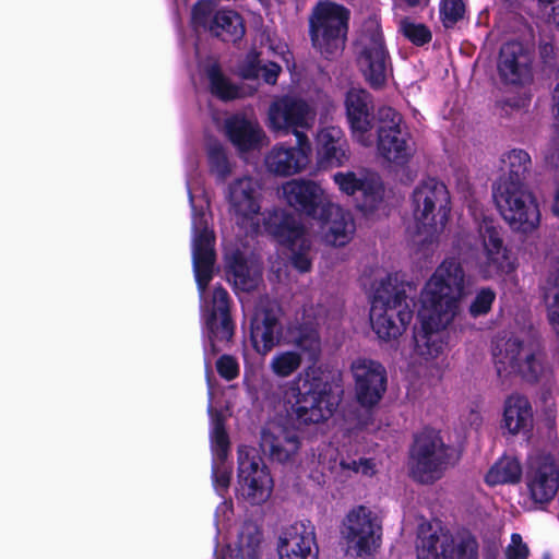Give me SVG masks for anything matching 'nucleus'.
Masks as SVG:
<instances>
[{"mask_svg": "<svg viewBox=\"0 0 559 559\" xmlns=\"http://www.w3.org/2000/svg\"><path fill=\"white\" fill-rule=\"evenodd\" d=\"M345 105L353 139L365 147H371L374 144V135L369 93L361 88H350L347 92Z\"/></svg>", "mask_w": 559, "mask_h": 559, "instance_id": "nucleus-21", "label": "nucleus"}, {"mask_svg": "<svg viewBox=\"0 0 559 559\" xmlns=\"http://www.w3.org/2000/svg\"><path fill=\"white\" fill-rule=\"evenodd\" d=\"M377 152L385 162L405 166L415 154L412 135L402 116L391 107H381L377 115Z\"/></svg>", "mask_w": 559, "mask_h": 559, "instance_id": "nucleus-10", "label": "nucleus"}, {"mask_svg": "<svg viewBox=\"0 0 559 559\" xmlns=\"http://www.w3.org/2000/svg\"><path fill=\"white\" fill-rule=\"evenodd\" d=\"M214 235L205 225L195 229L193 238V266L200 294L203 295L213 274L215 261Z\"/></svg>", "mask_w": 559, "mask_h": 559, "instance_id": "nucleus-28", "label": "nucleus"}, {"mask_svg": "<svg viewBox=\"0 0 559 559\" xmlns=\"http://www.w3.org/2000/svg\"><path fill=\"white\" fill-rule=\"evenodd\" d=\"M290 261L299 272H308L311 267L310 241L299 227L290 230L287 237Z\"/></svg>", "mask_w": 559, "mask_h": 559, "instance_id": "nucleus-35", "label": "nucleus"}, {"mask_svg": "<svg viewBox=\"0 0 559 559\" xmlns=\"http://www.w3.org/2000/svg\"><path fill=\"white\" fill-rule=\"evenodd\" d=\"M355 53L365 80L371 87L381 88L390 74V57L376 16L364 22L355 41Z\"/></svg>", "mask_w": 559, "mask_h": 559, "instance_id": "nucleus-7", "label": "nucleus"}, {"mask_svg": "<svg viewBox=\"0 0 559 559\" xmlns=\"http://www.w3.org/2000/svg\"><path fill=\"white\" fill-rule=\"evenodd\" d=\"M533 53L530 47L520 41L502 45L497 69L500 79L512 85H523L532 79Z\"/></svg>", "mask_w": 559, "mask_h": 559, "instance_id": "nucleus-19", "label": "nucleus"}, {"mask_svg": "<svg viewBox=\"0 0 559 559\" xmlns=\"http://www.w3.org/2000/svg\"><path fill=\"white\" fill-rule=\"evenodd\" d=\"M261 445L270 456L280 462H290L298 454L300 439L294 428L272 425L262 433Z\"/></svg>", "mask_w": 559, "mask_h": 559, "instance_id": "nucleus-27", "label": "nucleus"}, {"mask_svg": "<svg viewBox=\"0 0 559 559\" xmlns=\"http://www.w3.org/2000/svg\"><path fill=\"white\" fill-rule=\"evenodd\" d=\"M359 191L362 193V200L359 204L361 211L371 213L382 203L383 186L379 178L370 177L366 179V182Z\"/></svg>", "mask_w": 559, "mask_h": 559, "instance_id": "nucleus-42", "label": "nucleus"}, {"mask_svg": "<svg viewBox=\"0 0 559 559\" xmlns=\"http://www.w3.org/2000/svg\"><path fill=\"white\" fill-rule=\"evenodd\" d=\"M225 197L235 222L240 226L257 229L261 210L259 183L250 176L236 178L228 185Z\"/></svg>", "mask_w": 559, "mask_h": 559, "instance_id": "nucleus-15", "label": "nucleus"}, {"mask_svg": "<svg viewBox=\"0 0 559 559\" xmlns=\"http://www.w3.org/2000/svg\"><path fill=\"white\" fill-rule=\"evenodd\" d=\"M420 330L415 334V352L426 360L437 358L445 347L444 331L452 322L440 323L436 319L428 321L418 311Z\"/></svg>", "mask_w": 559, "mask_h": 559, "instance_id": "nucleus-30", "label": "nucleus"}, {"mask_svg": "<svg viewBox=\"0 0 559 559\" xmlns=\"http://www.w3.org/2000/svg\"><path fill=\"white\" fill-rule=\"evenodd\" d=\"M209 158L212 168L219 177L225 178L230 174V165L222 146H212L209 151Z\"/></svg>", "mask_w": 559, "mask_h": 559, "instance_id": "nucleus-49", "label": "nucleus"}, {"mask_svg": "<svg viewBox=\"0 0 559 559\" xmlns=\"http://www.w3.org/2000/svg\"><path fill=\"white\" fill-rule=\"evenodd\" d=\"M493 355L500 378L513 374L536 383L551 374L540 344L531 336H511L497 344Z\"/></svg>", "mask_w": 559, "mask_h": 559, "instance_id": "nucleus-4", "label": "nucleus"}, {"mask_svg": "<svg viewBox=\"0 0 559 559\" xmlns=\"http://www.w3.org/2000/svg\"><path fill=\"white\" fill-rule=\"evenodd\" d=\"M262 544L263 536L260 527L253 522H245L236 543L237 557L239 559H260Z\"/></svg>", "mask_w": 559, "mask_h": 559, "instance_id": "nucleus-33", "label": "nucleus"}, {"mask_svg": "<svg viewBox=\"0 0 559 559\" xmlns=\"http://www.w3.org/2000/svg\"><path fill=\"white\" fill-rule=\"evenodd\" d=\"M496 299V294L490 288H481L472 300L468 311L474 318L487 314Z\"/></svg>", "mask_w": 559, "mask_h": 559, "instance_id": "nucleus-46", "label": "nucleus"}, {"mask_svg": "<svg viewBox=\"0 0 559 559\" xmlns=\"http://www.w3.org/2000/svg\"><path fill=\"white\" fill-rule=\"evenodd\" d=\"M502 164L506 175L501 180L523 182L531 167V156L527 152L514 148L502 156Z\"/></svg>", "mask_w": 559, "mask_h": 559, "instance_id": "nucleus-37", "label": "nucleus"}, {"mask_svg": "<svg viewBox=\"0 0 559 559\" xmlns=\"http://www.w3.org/2000/svg\"><path fill=\"white\" fill-rule=\"evenodd\" d=\"M467 278L455 259L443 260L426 282L420 294V309L428 321L453 322L461 301L467 295Z\"/></svg>", "mask_w": 559, "mask_h": 559, "instance_id": "nucleus-1", "label": "nucleus"}, {"mask_svg": "<svg viewBox=\"0 0 559 559\" xmlns=\"http://www.w3.org/2000/svg\"><path fill=\"white\" fill-rule=\"evenodd\" d=\"M296 146L283 143L274 145L264 157V165L271 174L288 177L307 168L312 146L307 135L296 139Z\"/></svg>", "mask_w": 559, "mask_h": 559, "instance_id": "nucleus-18", "label": "nucleus"}, {"mask_svg": "<svg viewBox=\"0 0 559 559\" xmlns=\"http://www.w3.org/2000/svg\"><path fill=\"white\" fill-rule=\"evenodd\" d=\"M322 240L334 247H343L352 239L356 230L353 215L340 205L328 202L319 213Z\"/></svg>", "mask_w": 559, "mask_h": 559, "instance_id": "nucleus-22", "label": "nucleus"}, {"mask_svg": "<svg viewBox=\"0 0 559 559\" xmlns=\"http://www.w3.org/2000/svg\"><path fill=\"white\" fill-rule=\"evenodd\" d=\"M350 12L331 1L317 4L309 19L312 46L325 58L340 53L345 45Z\"/></svg>", "mask_w": 559, "mask_h": 559, "instance_id": "nucleus-6", "label": "nucleus"}, {"mask_svg": "<svg viewBox=\"0 0 559 559\" xmlns=\"http://www.w3.org/2000/svg\"><path fill=\"white\" fill-rule=\"evenodd\" d=\"M493 199L503 219L512 229L528 233L538 226V205L523 182L500 180L493 191Z\"/></svg>", "mask_w": 559, "mask_h": 559, "instance_id": "nucleus-8", "label": "nucleus"}, {"mask_svg": "<svg viewBox=\"0 0 559 559\" xmlns=\"http://www.w3.org/2000/svg\"><path fill=\"white\" fill-rule=\"evenodd\" d=\"M465 3L463 0H441L440 16L445 27H452L464 17Z\"/></svg>", "mask_w": 559, "mask_h": 559, "instance_id": "nucleus-43", "label": "nucleus"}, {"mask_svg": "<svg viewBox=\"0 0 559 559\" xmlns=\"http://www.w3.org/2000/svg\"><path fill=\"white\" fill-rule=\"evenodd\" d=\"M350 370L359 404L365 407L378 404L386 390L385 368L376 360L357 358L352 362Z\"/></svg>", "mask_w": 559, "mask_h": 559, "instance_id": "nucleus-16", "label": "nucleus"}, {"mask_svg": "<svg viewBox=\"0 0 559 559\" xmlns=\"http://www.w3.org/2000/svg\"><path fill=\"white\" fill-rule=\"evenodd\" d=\"M289 344L298 348L308 360L316 362L321 355V340L318 331L311 326H300L289 333Z\"/></svg>", "mask_w": 559, "mask_h": 559, "instance_id": "nucleus-34", "label": "nucleus"}, {"mask_svg": "<svg viewBox=\"0 0 559 559\" xmlns=\"http://www.w3.org/2000/svg\"><path fill=\"white\" fill-rule=\"evenodd\" d=\"M229 314V296L222 287H215L212 294L211 314Z\"/></svg>", "mask_w": 559, "mask_h": 559, "instance_id": "nucleus-52", "label": "nucleus"}, {"mask_svg": "<svg viewBox=\"0 0 559 559\" xmlns=\"http://www.w3.org/2000/svg\"><path fill=\"white\" fill-rule=\"evenodd\" d=\"M286 403L292 413L304 424H318L330 418L336 402L331 396L326 382L314 369H307L295 378L286 393Z\"/></svg>", "mask_w": 559, "mask_h": 559, "instance_id": "nucleus-5", "label": "nucleus"}, {"mask_svg": "<svg viewBox=\"0 0 559 559\" xmlns=\"http://www.w3.org/2000/svg\"><path fill=\"white\" fill-rule=\"evenodd\" d=\"M533 411L530 401L521 394H511L504 401L502 427L511 435L531 428Z\"/></svg>", "mask_w": 559, "mask_h": 559, "instance_id": "nucleus-31", "label": "nucleus"}, {"mask_svg": "<svg viewBox=\"0 0 559 559\" xmlns=\"http://www.w3.org/2000/svg\"><path fill=\"white\" fill-rule=\"evenodd\" d=\"M413 230L417 243L432 242L443 231L450 215V193L435 178L419 182L411 195Z\"/></svg>", "mask_w": 559, "mask_h": 559, "instance_id": "nucleus-3", "label": "nucleus"}, {"mask_svg": "<svg viewBox=\"0 0 559 559\" xmlns=\"http://www.w3.org/2000/svg\"><path fill=\"white\" fill-rule=\"evenodd\" d=\"M341 465L343 468H348L356 473H361L362 475L370 476L374 474V464L367 459H360L359 461H352L349 463L342 462Z\"/></svg>", "mask_w": 559, "mask_h": 559, "instance_id": "nucleus-57", "label": "nucleus"}, {"mask_svg": "<svg viewBox=\"0 0 559 559\" xmlns=\"http://www.w3.org/2000/svg\"><path fill=\"white\" fill-rule=\"evenodd\" d=\"M302 364V356L296 350H282L276 353L271 361L270 369L281 378H287L296 372Z\"/></svg>", "mask_w": 559, "mask_h": 559, "instance_id": "nucleus-41", "label": "nucleus"}, {"mask_svg": "<svg viewBox=\"0 0 559 559\" xmlns=\"http://www.w3.org/2000/svg\"><path fill=\"white\" fill-rule=\"evenodd\" d=\"M526 488L531 499L538 504L550 502L559 488V467L549 454H539L530 460Z\"/></svg>", "mask_w": 559, "mask_h": 559, "instance_id": "nucleus-17", "label": "nucleus"}, {"mask_svg": "<svg viewBox=\"0 0 559 559\" xmlns=\"http://www.w3.org/2000/svg\"><path fill=\"white\" fill-rule=\"evenodd\" d=\"M411 473L423 484L433 483L442 477L452 462V450L435 431H424L415 439L411 451Z\"/></svg>", "mask_w": 559, "mask_h": 559, "instance_id": "nucleus-11", "label": "nucleus"}, {"mask_svg": "<svg viewBox=\"0 0 559 559\" xmlns=\"http://www.w3.org/2000/svg\"><path fill=\"white\" fill-rule=\"evenodd\" d=\"M522 467L520 462L510 456L500 459L487 473L486 481L490 486L515 484L521 479Z\"/></svg>", "mask_w": 559, "mask_h": 559, "instance_id": "nucleus-36", "label": "nucleus"}, {"mask_svg": "<svg viewBox=\"0 0 559 559\" xmlns=\"http://www.w3.org/2000/svg\"><path fill=\"white\" fill-rule=\"evenodd\" d=\"M317 162L321 167H341L349 159L344 132L338 127H325L316 136Z\"/></svg>", "mask_w": 559, "mask_h": 559, "instance_id": "nucleus-25", "label": "nucleus"}, {"mask_svg": "<svg viewBox=\"0 0 559 559\" xmlns=\"http://www.w3.org/2000/svg\"><path fill=\"white\" fill-rule=\"evenodd\" d=\"M406 287L396 276L386 274L377 283L370 308L372 330L384 341L395 340L403 334L413 319V300Z\"/></svg>", "mask_w": 559, "mask_h": 559, "instance_id": "nucleus-2", "label": "nucleus"}, {"mask_svg": "<svg viewBox=\"0 0 559 559\" xmlns=\"http://www.w3.org/2000/svg\"><path fill=\"white\" fill-rule=\"evenodd\" d=\"M283 198L295 210L316 217L330 202L324 190L314 181L293 179L282 187Z\"/></svg>", "mask_w": 559, "mask_h": 559, "instance_id": "nucleus-23", "label": "nucleus"}, {"mask_svg": "<svg viewBox=\"0 0 559 559\" xmlns=\"http://www.w3.org/2000/svg\"><path fill=\"white\" fill-rule=\"evenodd\" d=\"M211 440L214 451L221 460H224L227 455L229 441L221 419H216L214 423L213 430L211 432Z\"/></svg>", "mask_w": 559, "mask_h": 559, "instance_id": "nucleus-48", "label": "nucleus"}, {"mask_svg": "<svg viewBox=\"0 0 559 559\" xmlns=\"http://www.w3.org/2000/svg\"><path fill=\"white\" fill-rule=\"evenodd\" d=\"M316 108L302 98L284 96L273 102L269 108V128L283 134L293 133L296 139L307 135L316 122Z\"/></svg>", "mask_w": 559, "mask_h": 559, "instance_id": "nucleus-13", "label": "nucleus"}, {"mask_svg": "<svg viewBox=\"0 0 559 559\" xmlns=\"http://www.w3.org/2000/svg\"><path fill=\"white\" fill-rule=\"evenodd\" d=\"M281 72V67L274 62H270L264 66L248 70L245 72V76H262L269 84H274Z\"/></svg>", "mask_w": 559, "mask_h": 559, "instance_id": "nucleus-51", "label": "nucleus"}, {"mask_svg": "<svg viewBox=\"0 0 559 559\" xmlns=\"http://www.w3.org/2000/svg\"><path fill=\"white\" fill-rule=\"evenodd\" d=\"M280 316L281 310L275 304L257 312L251 325V338L257 352L260 354H267L278 344L282 336Z\"/></svg>", "mask_w": 559, "mask_h": 559, "instance_id": "nucleus-26", "label": "nucleus"}, {"mask_svg": "<svg viewBox=\"0 0 559 559\" xmlns=\"http://www.w3.org/2000/svg\"><path fill=\"white\" fill-rule=\"evenodd\" d=\"M341 534L346 544V552L366 559L381 546L382 519L366 506H356L345 515Z\"/></svg>", "mask_w": 559, "mask_h": 559, "instance_id": "nucleus-9", "label": "nucleus"}, {"mask_svg": "<svg viewBox=\"0 0 559 559\" xmlns=\"http://www.w3.org/2000/svg\"><path fill=\"white\" fill-rule=\"evenodd\" d=\"M400 29L405 37L416 45H424L431 39V33L424 24H417L409 19H403Z\"/></svg>", "mask_w": 559, "mask_h": 559, "instance_id": "nucleus-44", "label": "nucleus"}, {"mask_svg": "<svg viewBox=\"0 0 559 559\" xmlns=\"http://www.w3.org/2000/svg\"><path fill=\"white\" fill-rule=\"evenodd\" d=\"M230 478H231V472L228 467L222 465V466H217L214 468V471H213L214 486H215V489L219 493H223L228 489L229 484H230Z\"/></svg>", "mask_w": 559, "mask_h": 559, "instance_id": "nucleus-54", "label": "nucleus"}, {"mask_svg": "<svg viewBox=\"0 0 559 559\" xmlns=\"http://www.w3.org/2000/svg\"><path fill=\"white\" fill-rule=\"evenodd\" d=\"M234 275L236 285L241 286L243 290H250L257 286L261 271L259 266L247 267L239 263L234 266Z\"/></svg>", "mask_w": 559, "mask_h": 559, "instance_id": "nucleus-45", "label": "nucleus"}, {"mask_svg": "<svg viewBox=\"0 0 559 559\" xmlns=\"http://www.w3.org/2000/svg\"><path fill=\"white\" fill-rule=\"evenodd\" d=\"M552 212L555 215L559 216V185L557 186L554 195Z\"/></svg>", "mask_w": 559, "mask_h": 559, "instance_id": "nucleus-62", "label": "nucleus"}, {"mask_svg": "<svg viewBox=\"0 0 559 559\" xmlns=\"http://www.w3.org/2000/svg\"><path fill=\"white\" fill-rule=\"evenodd\" d=\"M418 559H477V543L473 537L453 536L443 528L424 530L417 545Z\"/></svg>", "mask_w": 559, "mask_h": 559, "instance_id": "nucleus-14", "label": "nucleus"}, {"mask_svg": "<svg viewBox=\"0 0 559 559\" xmlns=\"http://www.w3.org/2000/svg\"><path fill=\"white\" fill-rule=\"evenodd\" d=\"M551 109L555 120L559 124V83L555 86L552 92Z\"/></svg>", "mask_w": 559, "mask_h": 559, "instance_id": "nucleus-61", "label": "nucleus"}, {"mask_svg": "<svg viewBox=\"0 0 559 559\" xmlns=\"http://www.w3.org/2000/svg\"><path fill=\"white\" fill-rule=\"evenodd\" d=\"M216 370L223 379L231 381L239 374V364L234 356L223 355L216 361Z\"/></svg>", "mask_w": 559, "mask_h": 559, "instance_id": "nucleus-50", "label": "nucleus"}, {"mask_svg": "<svg viewBox=\"0 0 559 559\" xmlns=\"http://www.w3.org/2000/svg\"><path fill=\"white\" fill-rule=\"evenodd\" d=\"M539 53L545 63H550L554 57V46L548 43L540 45Z\"/></svg>", "mask_w": 559, "mask_h": 559, "instance_id": "nucleus-60", "label": "nucleus"}, {"mask_svg": "<svg viewBox=\"0 0 559 559\" xmlns=\"http://www.w3.org/2000/svg\"><path fill=\"white\" fill-rule=\"evenodd\" d=\"M207 78L211 85V91L214 95L224 100L235 99L240 97L239 88L231 84L221 72L216 63L207 68Z\"/></svg>", "mask_w": 559, "mask_h": 559, "instance_id": "nucleus-40", "label": "nucleus"}, {"mask_svg": "<svg viewBox=\"0 0 559 559\" xmlns=\"http://www.w3.org/2000/svg\"><path fill=\"white\" fill-rule=\"evenodd\" d=\"M542 14L551 23L559 25V0H537Z\"/></svg>", "mask_w": 559, "mask_h": 559, "instance_id": "nucleus-55", "label": "nucleus"}, {"mask_svg": "<svg viewBox=\"0 0 559 559\" xmlns=\"http://www.w3.org/2000/svg\"><path fill=\"white\" fill-rule=\"evenodd\" d=\"M528 556V548L523 543L521 535L513 534L511 544L507 548V557L509 559H525Z\"/></svg>", "mask_w": 559, "mask_h": 559, "instance_id": "nucleus-53", "label": "nucleus"}, {"mask_svg": "<svg viewBox=\"0 0 559 559\" xmlns=\"http://www.w3.org/2000/svg\"><path fill=\"white\" fill-rule=\"evenodd\" d=\"M543 290L548 320L559 334V262L550 272Z\"/></svg>", "mask_w": 559, "mask_h": 559, "instance_id": "nucleus-38", "label": "nucleus"}, {"mask_svg": "<svg viewBox=\"0 0 559 559\" xmlns=\"http://www.w3.org/2000/svg\"><path fill=\"white\" fill-rule=\"evenodd\" d=\"M210 341L213 353L221 350V343H229L234 335V323L229 314H211L207 320Z\"/></svg>", "mask_w": 559, "mask_h": 559, "instance_id": "nucleus-39", "label": "nucleus"}, {"mask_svg": "<svg viewBox=\"0 0 559 559\" xmlns=\"http://www.w3.org/2000/svg\"><path fill=\"white\" fill-rule=\"evenodd\" d=\"M455 247L460 252H467L474 250L476 247V239L468 233H461L455 240Z\"/></svg>", "mask_w": 559, "mask_h": 559, "instance_id": "nucleus-58", "label": "nucleus"}, {"mask_svg": "<svg viewBox=\"0 0 559 559\" xmlns=\"http://www.w3.org/2000/svg\"><path fill=\"white\" fill-rule=\"evenodd\" d=\"M273 489V479L263 464L257 449L248 445L238 448V490L251 504L264 502Z\"/></svg>", "mask_w": 559, "mask_h": 559, "instance_id": "nucleus-12", "label": "nucleus"}, {"mask_svg": "<svg viewBox=\"0 0 559 559\" xmlns=\"http://www.w3.org/2000/svg\"><path fill=\"white\" fill-rule=\"evenodd\" d=\"M483 252L478 257V270L485 278L493 277L504 271L506 250L499 230L492 222L484 219L478 227Z\"/></svg>", "mask_w": 559, "mask_h": 559, "instance_id": "nucleus-24", "label": "nucleus"}, {"mask_svg": "<svg viewBox=\"0 0 559 559\" xmlns=\"http://www.w3.org/2000/svg\"><path fill=\"white\" fill-rule=\"evenodd\" d=\"M211 33L224 41H237L245 35L241 16L233 10L218 11L210 25Z\"/></svg>", "mask_w": 559, "mask_h": 559, "instance_id": "nucleus-32", "label": "nucleus"}, {"mask_svg": "<svg viewBox=\"0 0 559 559\" xmlns=\"http://www.w3.org/2000/svg\"><path fill=\"white\" fill-rule=\"evenodd\" d=\"M334 182L338 186L340 190L346 194H354L359 191L367 178L358 177L353 171L336 173L333 176Z\"/></svg>", "mask_w": 559, "mask_h": 559, "instance_id": "nucleus-47", "label": "nucleus"}, {"mask_svg": "<svg viewBox=\"0 0 559 559\" xmlns=\"http://www.w3.org/2000/svg\"><path fill=\"white\" fill-rule=\"evenodd\" d=\"M545 158L546 160L554 165V166H558V162H559V133H558V136L552 141V143L550 144L546 155H545Z\"/></svg>", "mask_w": 559, "mask_h": 559, "instance_id": "nucleus-59", "label": "nucleus"}, {"mask_svg": "<svg viewBox=\"0 0 559 559\" xmlns=\"http://www.w3.org/2000/svg\"><path fill=\"white\" fill-rule=\"evenodd\" d=\"M225 134L240 152L257 150L263 145L265 133L255 120L235 115L225 120Z\"/></svg>", "mask_w": 559, "mask_h": 559, "instance_id": "nucleus-29", "label": "nucleus"}, {"mask_svg": "<svg viewBox=\"0 0 559 559\" xmlns=\"http://www.w3.org/2000/svg\"><path fill=\"white\" fill-rule=\"evenodd\" d=\"M214 3L211 0H200L192 10V16L195 23L205 24L207 15L213 11Z\"/></svg>", "mask_w": 559, "mask_h": 559, "instance_id": "nucleus-56", "label": "nucleus"}, {"mask_svg": "<svg viewBox=\"0 0 559 559\" xmlns=\"http://www.w3.org/2000/svg\"><path fill=\"white\" fill-rule=\"evenodd\" d=\"M280 559H318L319 547L313 526L295 522L284 528L277 542Z\"/></svg>", "mask_w": 559, "mask_h": 559, "instance_id": "nucleus-20", "label": "nucleus"}]
</instances>
